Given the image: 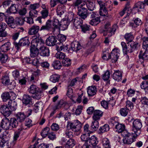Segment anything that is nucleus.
I'll list each match as a JSON object with an SVG mask.
<instances>
[{"instance_id":"f257e3e1","label":"nucleus","mask_w":148,"mask_h":148,"mask_svg":"<svg viewBox=\"0 0 148 148\" xmlns=\"http://www.w3.org/2000/svg\"><path fill=\"white\" fill-rule=\"evenodd\" d=\"M121 45L122 48L123 52L126 56L127 53L132 52L139 46V44L137 42L132 43L130 45H128L127 46L124 42H122L121 43Z\"/></svg>"},{"instance_id":"f03ea898","label":"nucleus","mask_w":148,"mask_h":148,"mask_svg":"<svg viewBox=\"0 0 148 148\" xmlns=\"http://www.w3.org/2000/svg\"><path fill=\"white\" fill-rule=\"evenodd\" d=\"M74 13L71 12L69 14L68 19L71 22L72 21L75 27L76 28H78V27H80L82 24L83 21L82 19L80 17H76L74 19Z\"/></svg>"},{"instance_id":"7ed1b4c3","label":"nucleus","mask_w":148,"mask_h":148,"mask_svg":"<svg viewBox=\"0 0 148 148\" xmlns=\"http://www.w3.org/2000/svg\"><path fill=\"white\" fill-rule=\"evenodd\" d=\"M141 120L136 119L132 123V131L134 132L136 136L139 135L140 133V129L142 127Z\"/></svg>"},{"instance_id":"20e7f679","label":"nucleus","mask_w":148,"mask_h":148,"mask_svg":"<svg viewBox=\"0 0 148 148\" xmlns=\"http://www.w3.org/2000/svg\"><path fill=\"white\" fill-rule=\"evenodd\" d=\"M81 127V123L77 120H75L73 123L69 122L66 126L67 129H71L75 132L79 131Z\"/></svg>"},{"instance_id":"39448f33","label":"nucleus","mask_w":148,"mask_h":148,"mask_svg":"<svg viewBox=\"0 0 148 148\" xmlns=\"http://www.w3.org/2000/svg\"><path fill=\"white\" fill-rule=\"evenodd\" d=\"M123 134L124 137L123 139V142L124 143L128 144H130L134 142L135 139L137 137L136 136V135H133L130 133H127L126 131H125Z\"/></svg>"},{"instance_id":"423d86ee","label":"nucleus","mask_w":148,"mask_h":148,"mask_svg":"<svg viewBox=\"0 0 148 148\" xmlns=\"http://www.w3.org/2000/svg\"><path fill=\"white\" fill-rule=\"evenodd\" d=\"M117 27L116 25H115L113 26L112 28H111L110 23L109 22L107 23L105 25L104 31L105 32H106L108 36L110 37L114 34Z\"/></svg>"},{"instance_id":"0eeeda50","label":"nucleus","mask_w":148,"mask_h":148,"mask_svg":"<svg viewBox=\"0 0 148 148\" xmlns=\"http://www.w3.org/2000/svg\"><path fill=\"white\" fill-rule=\"evenodd\" d=\"M14 45L16 49L18 51L21 46H29L30 44L28 38H23L20 39L18 43L14 42Z\"/></svg>"},{"instance_id":"6e6552de","label":"nucleus","mask_w":148,"mask_h":148,"mask_svg":"<svg viewBox=\"0 0 148 148\" xmlns=\"http://www.w3.org/2000/svg\"><path fill=\"white\" fill-rule=\"evenodd\" d=\"M58 39L55 36H49L46 40V44L50 46H53L59 44V42H58Z\"/></svg>"},{"instance_id":"1a4fd4ad","label":"nucleus","mask_w":148,"mask_h":148,"mask_svg":"<svg viewBox=\"0 0 148 148\" xmlns=\"http://www.w3.org/2000/svg\"><path fill=\"white\" fill-rule=\"evenodd\" d=\"M44 41L42 39H36L33 40L31 43V45L34 47L37 48V49L41 48L44 47Z\"/></svg>"},{"instance_id":"9d476101","label":"nucleus","mask_w":148,"mask_h":148,"mask_svg":"<svg viewBox=\"0 0 148 148\" xmlns=\"http://www.w3.org/2000/svg\"><path fill=\"white\" fill-rule=\"evenodd\" d=\"M111 123L115 126V131L119 133H121L123 132L125 129V125L121 124L118 123L112 118L111 121Z\"/></svg>"},{"instance_id":"9b49d317","label":"nucleus","mask_w":148,"mask_h":148,"mask_svg":"<svg viewBox=\"0 0 148 148\" xmlns=\"http://www.w3.org/2000/svg\"><path fill=\"white\" fill-rule=\"evenodd\" d=\"M77 14L83 19H85L88 15L86 8L84 7L78 8Z\"/></svg>"},{"instance_id":"f8f14e48","label":"nucleus","mask_w":148,"mask_h":148,"mask_svg":"<svg viewBox=\"0 0 148 148\" xmlns=\"http://www.w3.org/2000/svg\"><path fill=\"white\" fill-rule=\"evenodd\" d=\"M0 127L6 130L11 129V125L9 120L7 118L2 119L0 123Z\"/></svg>"},{"instance_id":"ddd939ff","label":"nucleus","mask_w":148,"mask_h":148,"mask_svg":"<svg viewBox=\"0 0 148 148\" xmlns=\"http://www.w3.org/2000/svg\"><path fill=\"white\" fill-rule=\"evenodd\" d=\"M120 51L118 49H114L111 52L110 54L112 62L113 63H115L117 61L120 55Z\"/></svg>"},{"instance_id":"4468645a","label":"nucleus","mask_w":148,"mask_h":148,"mask_svg":"<svg viewBox=\"0 0 148 148\" xmlns=\"http://www.w3.org/2000/svg\"><path fill=\"white\" fill-rule=\"evenodd\" d=\"M145 5H148V0H144L143 2L139 1L136 3L133 8V10L139 12V9L144 8Z\"/></svg>"},{"instance_id":"2eb2a0df","label":"nucleus","mask_w":148,"mask_h":148,"mask_svg":"<svg viewBox=\"0 0 148 148\" xmlns=\"http://www.w3.org/2000/svg\"><path fill=\"white\" fill-rule=\"evenodd\" d=\"M0 112L4 116H8L11 114V111L6 105H3L1 106Z\"/></svg>"},{"instance_id":"dca6fc26","label":"nucleus","mask_w":148,"mask_h":148,"mask_svg":"<svg viewBox=\"0 0 148 148\" xmlns=\"http://www.w3.org/2000/svg\"><path fill=\"white\" fill-rule=\"evenodd\" d=\"M51 24V21L50 20H48L46 23L45 25L41 27L40 29V30H46L49 31L51 29L53 30L54 29Z\"/></svg>"},{"instance_id":"f3484780","label":"nucleus","mask_w":148,"mask_h":148,"mask_svg":"<svg viewBox=\"0 0 148 148\" xmlns=\"http://www.w3.org/2000/svg\"><path fill=\"white\" fill-rule=\"evenodd\" d=\"M9 132L7 130H2L0 129V138L4 141H8L9 139Z\"/></svg>"},{"instance_id":"a211bd4d","label":"nucleus","mask_w":148,"mask_h":148,"mask_svg":"<svg viewBox=\"0 0 148 148\" xmlns=\"http://www.w3.org/2000/svg\"><path fill=\"white\" fill-rule=\"evenodd\" d=\"M5 20L8 26L12 28L16 27V25L14 21V19L12 16H9L5 18Z\"/></svg>"},{"instance_id":"6ab92c4d","label":"nucleus","mask_w":148,"mask_h":148,"mask_svg":"<svg viewBox=\"0 0 148 148\" xmlns=\"http://www.w3.org/2000/svg\"><path fill=\"white\" fill-rule=\"evenodd\" d=\"M122 73L119 70L114 71L113 74V78L116 81L119 82L121 81L122 77Z\"/></svg>"},{"instance_id":"aec40b11","label":"nucleus","mask_w":148,"mask_h":148,"mask_svg":"<svg viewBox=\"0 0 148 148\" xmlns=\"http://www.w3.org/2000/svg\"><path fill=\"white\" fill-rule=\"evenodd\" d=\"M31 97L27 95H24L23 97L22 101L23 104L25 105L27 104L32 105L33 104Z\"/></svg>"},{"instance_id":"412c9836","label":"nucleus","mask_w":148,"mask_h":148,"mask_svg":"<svg viewBox=\"0 0 148 148\" xmlns=\"http://www.w3.org/2000/svg\"><path fill=\"white\" fill-rule=\"evenodd\" d=\"M49 12V10H42L40 12L41 16L38 17L36 19V20L38 21L39 23H41L42 19L47 18L48 16Z\"/></svg>"},{"instance_id":"4be33fe9","label":"nucleus","mask_w":148,"mask_h":148,"mask_svg":"<svg viewBox=\"0 0 148 148\" xmlns=\"http://www.w3.org/2000/svg\"><path fill=\"white\" fill-rule=\"evenodd\" d=\"M88 141V143H89L93 146H96L99 142L98 138L94 135L89 137Z\"/></svg>"},{"instance_id":"5701e85b","label":"nucleus","mask_w":148,"mask_h":148,"mask_svg":"<svg viewBox=\"0 0 148 148\" xmlns=\"http://www.w3.org/2000/svg\"><path fill=\"white\" fill-rule=\"evenodd\" d=\"M71 47L73 51L77 52L82 48V46L77 41H75L71 44Z\"/></svg>"},{"instance_id":"b1692460","label":"nucleus","mask_w":148,"mask_h":148,"mask_svg":"<svg viewBox=\"0 0 148 148\" xmlns=\"http://www.w3.org/2000/svg\"><path fill=\"white\" fill-rule=\"evenodd\" d=\"M30 55L32 58H35L37 57L39 53V49H37V48L31 46L30 48Z\"/></svg>"},{"instance_id":"393cba45","label":"nucleus","mask_w":148,"mask_h":148,"mask_svg":"<svg viewBox=\"0 0 148 148\" xmlns=\"http://www.w3.org/2000/svg\"><path fill=\"white\" fill-rule=\"evenodd\" d=\"M39 29V27L38 26H32L29 29L28 33L30 35L36 34L38 32Z\"/></svg>"},{"instance_id":"a878e982","label":"nucleus","mask_w":148,"mask_h":148,"mask_svg":"<svg viewBox=\"0 0 148 148\" xmlns=\"http://www.w3.org/2000/svg\"><path fill=\"white\" fill-rule=\"evenodd\" d=\"M87 92L89 96H92L96 94L97 88L95 86H89L87 89Z\"/></svg>"},{"instance_id":"bb28decb","label":"nucleus","mask_w":148,"mask_h":148,"mask_svg":"<svg viewBox=\"0 0 148 148\" xmlns=\"http://www.w3.org/2000/svg\"><path fill=\"white\" fill-rule=\"evenodd\" d=\"M11 45L10 43L8 42L1 46L0 48V50L2 52H5L10 49Z\"/></svg>"},{"instance_id":"cd10ccee","label":"nucleus","mask_w":148,"mask_h":148,"mask_svg":"<svg viewBox=\"0 0 148 148\" xmlns=\"http://www.w3.org/2000/svg\"><path fill=\"white\" fill-rule=\"evenodd\" d=\"M103 112L99 110H95L94 111L92 118L93 120H99L103 115Z\"/></svg>"},{"instance_id":"c85d7f7f","label":"nucleus","mask_w":148,"mask_h":148,"mask_svg":"<svg viewBox=\"0 0 148 148\" xmlns=\"http://www.w3.org/2000/svg\"><path fill=\"white\" fill-rule=\"evenodd\" d=\"M40 50V54L43 56H48L49 55V48L44 46L42 47Z\"/></svg>"},{"instance_id":"c756f323","label":"nucleus","mask_w":148,"mask_h":148,"mask_svg":"<svg viewBox=\"0 0 148 148\" xmlns=\"http://www.w3.org/2000/svg\"><path fill=\"white\" fill-rule=\"evenodd\" d=\"M8 105L11 111H14L16 109L17 103L15 100H10L8 102Z\"/></svg>"},{"instance_id":"7c9ffc66","label":"nucleus","mask_w":148,"mask_h":148,"mask_svg":"<svg viewBox=\"0 0 148 148\" xmlns=\"http://www.w3.org/2000/svg\"><path fill=\"white\" fill-rule=\"evenodd\" d=\"M18 10V6L15 4H12L10 7L7 10L8 13H16Z\"/></svg>"},{"instance_id":"2f4dec72","label":"nucleus","mask_w":148,"mask_h":148,"mask_svg":"<svg viewBox=\"0 0 148 148\" xmlns=\"http://www.w3.org/2000/svg\"><path fill=\"white\" fill-rule=\"evenodd\" d=\"M102 144L104 148H111V147L109 140L107 138L103 139Z\"/></svg>"},{"instance_id":"473e14b6","label":"nucleus","mask_w":148,"mask_h":148,"mask_svg":"<svg viewBox=\"0 0 148 148\" xmlns=\"http://www.w3.org/2000/svg\"><path fill=\"white\" fill-rule=\"evenodd\" d=\"M75 140L73 139H70L68 140L65 145V147L67 148H72L75 145Z\"/></svg>"},{"instance_id":"72a5a7b5","label":"nucleus","mask_w":148,"mask_h":148,"mask_svg":"<svg viewBox=\"0 0 148 148\" xmlns=\"http://www.w3.org/2000/svg\"><path fill=\"white\" fill-rule=\"evenodd\" d=\"M16 118L20 122L23 121L25 119L26 116L22 112H18L16 114Z\"/></svg>"},{"instance_id":"f704fd0d","label":"nucleus","mask_w":148,"mask_h":148,"mask_svg":"<svg viewBox=\"0 0 148 148\" xmlns=\"http://www.w3.org/2000/svg\"><path fill=\"white\" fill-rule=\"evenodd\" d=\"M60 78V77L59 75L54 74L51 76L50 80L53 83H56L58 82Z\"/></svg>"},{"instance_id":"c9c22d12","label":"nucleus","mask_w":148,"mask_h":148,"mask_svg":"<svg viewBox=\"0 0 148 148\" xmlns=\"http://www.w3.org/2000/svg\"><path fill=\"white\" fill-rule=\"evenodd\" d=\"M52 65L54 69H59L61 68L62 65L61 63L59 60H55L52 63Z\"/></svg>"},{"instance_id":"e433bc0d","label":"nucleus","mask_w":148,"mask_h":148,"mask_svg":"<svg viewBox=\"0 0 148 148\" xmlns=\"http://www.w3.org/2000/svg\"><path fill=\"white\" fill-rule=\"evenodd\" d=\"M94 121H92L91 125V127L92 130L93 131L97 130L99 127L98 120H93Z\"/></svg>"},{"instance_id":"4c0bfd02","label":"nucleus","mask_w":148,"mask_h":148,"mask_svg":"<svg viewBox=\"0 0 148 148\" xmlns=\"http://www.w3.org/2000/svg\"><path fill=\"white\" fill-rule=\"evenodd\" d=\"M110 128L108 124H105L103 126L100 127L99 129V133H103L108 131Z\"/></svg>"},{"instance_id":"58836bf2","label":"nucleus","mask_w":148,"mask_h":148,"mask_svg":"<svg viewBox=\"0 0 148 148\" xmlns=\"http://www.w3.org/2000/svg\"><path fill=\"white\" fill-rule=\"evenodd\" d=\"M38 90V88L34 85H31L28 90V92L32 94L36 93Z\"/></svg>"},{"instance_id":"ea45409f","label":"nucleus","mask_w":148,"mask_h":148,"mask_svg":"<svg viewBox=\"0 0 148 148\" xmlns=\"http://www.w3.org/2000/svg\"><path fill=\"white\" fill-rule=\"evenodd\" d=\"M110 74L109 71L107 70L102 75V79L104 81H108L110 78Z\"/></svg>"},{"instance_id":"a19ab883","label":"nucleus","mask_w":148,"mask_h":148,"mask_svg":"<svg viewBox=\"0 0 148 148\" xmlns=\"http://www.w3.org/2000/svg\"><path fill=\"white\" fill-rule=\"evenodd\" d=\"M141 51H140V54L139 58L140 59H142L144 60H146L148 59V49L146 50L143 54H141Z\"/></svg>"},{"instance_id":"79ce46f5","label":"nucleus","mask_w":148,"mask_h":148,"mask_svg":"<svg viewBox=\"0 0 148 148\" xmlns=\"http://www.w3.org/2000/svg\"><path fill=\"white\" fill-rule=\"evenodd\" d=\"M49 130L50 128L49 127H46L42 130L40 134L43 138H45L48 135L49 133Z\"/></svg>"},{"instance_id":"37998d69","label":"nucleus","mask_w":148,"mask_h":148,"mask_svg":"<svg viewBox=\"0 0 148 148\" xmlns=\"http://www.w3.org/2000/svg\"><path fill=\"white\" fill-rule=\"evenodd\" d=\"M55 56L58 59L63 60L65 59L66 55L64 53L58 51L56 53Z\"/></svg>"},{"instance_id":"c03bdc74","label":"nucleus","mask_w":148,"mask_h":148,"mask_svg":"<svg viewBox=\"0 0 148 148\" xmlns=\"http://www.w3.org/2000/svg\"><path fill=\"white\" fill-rule=\"evenodd\" d=\"M86 6L88 10L92 11L95 8V3L90 1H88L86 3Z\"/></svg>"},{"instance_id":"a18cd8bd","label":"nucleus","mask_w":148,"mask_h":148,"mask_svg":"<svg viewBox=\"0 0 148 148\" xmlns=\"http://www.w3.org/2000/svg\"><path fill=\"white\" fill-rule=\"evenodd\" d=\"M143 47L144 49H147L148 47V37H144L142 39Z\"/></svg>"},{"instance_id":"49530a36","label":"nucleus","mask_w":148,"mask_h":148,"mask_svg":"<svg viewBox=\"0 0 148 148\" xmlns=\"http://www.w3.org/2000/svg\"><path fill=\"white\" fill-rule=\"evenodd\" d=\"M100 22V19L99 17H96L92 18L90 20L89 23L92 25H96Z\"/></svg>"},{"instance_id":"de8ad7c7","label":"nucleus","mask_w":148,"mask_h":148,"mask_svg":"<svg viewBox=\"0 0 148 148\" xmlns=\"http://www.w3.org/2000/svg\"><path fill=\"white\" fill-rule=\"evenodd\" d=\"M10 125H11V129L12 128H16L18 125V123L17 120L15 118H12L10 121Z\"/></svg>"},{"instance_id":"09e8293b","label":"nucleus","mask_w":148,"mask_h":148,"mask_svg":"<svg viewBox=\"0 0 148 148\" xmlns=\"http://www.w3.org/2000/svg\"><path fill=\"white\" fill-rule=\"evenodd\" d=\"M125 38L128 42H131L134 39L133 35L131 33L127 34L125 36Z\"/></svg>"},{"instance_id":"8fccbe9b","label":"nucleus","mask_w":148,"mask_h":148,"mask_svg":"<svg viewBox=\"0 0 148 148\" xmlns=\"http://www.w3.org/2000/svg\"><path fill=\"white\" fill-rule=\"evenodd\" d=\"M2 83L4 85H9L10 84V80L9 77L8 76H5L1 79Z\"/></svg>"},{"instance_id":"3c124183","label":"nucleus","mask_w":148,"mask_h":148,"mask_svg":"<svg viewBox=\"0 0 148 148\" xmlns=\"http://www.w3.org/2000/svg\"><path fill=\"white\" fill-rule=\"evenodd\" d=\"M52 25L53 26L54 29L57 28L58 26H61V24L59 23V20L54 17H53V20Z\"/></svg>"},{"instance_id":"603ef678","label":"nucleus","mask_w":148,"mask_h":148,"mask_svg":"<svg viewBox=\"0 0 148 148\" xmlns=\"http://www.w3.org/2000/svg\"><path fill=\"white\" fill-rule=\"evenodd\" d=\"M34 109L36 110H41L42 109L43 107V103L41 101H39L36 103L34 105Z\"/></svg>"},{"instance_id":"864d4df0","label":"nucleus","mask_w":148,"mask_h":148,"mask_svg":"<svg viewBox=\"0 0 148 148\" xmlns=\"http://www.w3.org/2000/svg\"><path fill=\"white\" fill-rule=\"evenodd\" d=\"M2 97L4 101H6L10 99V93L8 92H6L2 95Z\"/></svg>"},{"instance_id":"5fc2aeb1","label":"nucleus","mask_w":148,"mask_h":148,"mask_svg":"<svg viewBox=\"0 0 148 148\" xmlns=\"http://www.w3.org/2000/svg\"><path fill=\"white\" fill-rule=\"evenodd\" d=\"M82 0H75L71 4V6L75 8H80L79 7V5L82 3Z\"/></svg>"},{"instance_id":"6e6d98bb","label":"nucleus","mask_w":148,"mask_h":148,"mask_svg":"<svg viewBox=\"0 0 148 148\" xmlns=\"http://www.w3.org/2000/svg\"><path fill=\"white\" fill-rule=\"evenodd\" d=\"M24 123L25 126L29 128L33 125L32 120L29 118L25 119Z\"/></svg>"},{"instance_id":"4d7b16f0","label":"nucleus","mask_w":148,"mask_h":148,"mask_svg":"<svg viewBox=\"0 0 148 148\" xmlns=\"http://www.w3.org/2000/svg\"><path fill=\"white\" fill-rule=\"evenodd\" d=\"M14 23L15 24L22 25L24 23V20L21 17H16L15 19Z\"/></svg>"},{"instance_id":"13d9d810","label":"nucleus","mask_w":148,"mask_h":148,"mask_svg":"<svg viewBox=\"0 0 148 148\" xmlns=\"http://www.w3.org/2000/svg\"><path fill=\"white\" fill-rule=\"evenodd\" d=\"M133 103L130 101L127 100L126 101V108L128 110H130L133 108L134 107Z\"/></svg>"},{"instance_id":"bf43d9fd","label":"nucleus","mask_w":148,"mask_h":148,"mask_svg":"<svg viewBox=\"0 0 148 148\" xmlns=\"http://www.w3.org/2000/svg\"><path fill=\"white\" fill-rule=\"evenodd\" d=\"M8 59V56L5 54H2L0 57V61L2 63H5Z\"/></svg>"},{"instance_id":"052dcab7","label":"nucleus","mask_w":148,"mask_h":148,"mask_svg":"<svg viewBox=\"0 0 148 148\" xmlns=\"http://www.w3.org/2000/svg\"><path fill=\"white\" fill-rule=\"evenodd\" d=\"M128 110L126 108H122L120 110V112L121 115L125 116L127 114Z\"/></svg>"},{"instance_id":"680f3d73","label":"nucleus","mask_w":148,"mask_h":148,"mask_svg":"<svg viewBox=\"0 0 148 148\" xmlns=\"http://www.w3.org/2000/svg\"><path fill=\"white\" fill-rule=\"evenodd\" d=\"M82 29V31L84 33H85L86 31H89L90 29V26L87 25H82L80 27Z\"/></svg>"},{"instance_id":"e2e57ef3","label":"nucleus","mask_w":148,"mask_h":148,"mask_svg":"<svg viewBox=\"0 0 148 148\" xmlns=\"http://www.w3.org/2000/svg\"><path fill=\"white\" fill-rule=\"evenodd\" d=\"M89 125L88 124H86L84 127V132L88 135H89L90 134L92 133V132L89 130Z\"/></svg>"},{"instance_id":"0e129e2a","label":"nucleus","mask_w":148,"mask_h":148,"mask_svg":"<svg viewBox=\"0 0 148 148\" xmlns=\"http://www.w3.org/2000/svg\"><path fill=\"white\" fill-rule=\"evenodd\" d=\"M78 79V78H75L73 79L70 82H69L68 86V87H72L74 86L77 83V79Z\"/></svg>"},{"instance_id":"69168bd1","label":"nucleus","mask_w":148,"mask_h":148,"mask_svg":"<svg viewBox=\"0 0 148 148\" xmlns=\"http://www.w3.org/2000/svg\"><path fill=\"white\" fill-rule=\"evenodd\" d=\"M38 12L36 10H31L29 12V15L31 17H36L38 15Z\"/></svg>"},{"instance_id":"338daca9","label":"nucleus","mask_w":148,"mask_h":148,"mask_svg":"<svg viewBox=\"0 0 148 148\" xmlns=\"http://www.w3.org/2000/svg\"><path fill=\"white\" fill-rule=\"evenodd\" d=\"M23 128H20L18 129V131L16 132H15L14 136V140H16L17 138H18L20 134V131L22 130Z\"/></svg>"},{"instance_id":"774afa93","label":"nucleus","mask_w":148,"mask_h":148,"mask_svg":"<svg viewBox=\"0 0 148 148\" xmlns=\"http://www.w3.org/2000/svg\"><path fill=\"white\" fill-rule=\"evenodd\" d=\"M140 101L143 104L148 105V98L146 97H142L141 98Z\"/></svg>"}]
</instances>
